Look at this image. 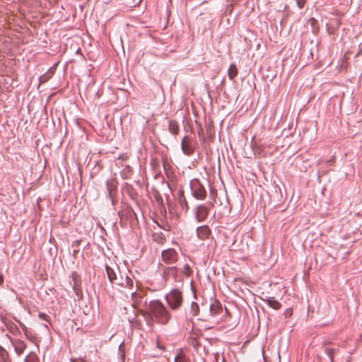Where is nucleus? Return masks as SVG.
<instances>
[{
    "mask_svg": "<svg viewBox=\"0 0 362 362\" xmlns=\"http://www.w3.org/2000/svg\"><path fill=\"white\" fill-rule=\"evenodd\" d=\"M11 342L18 355L22 354L26 349L25 342L21 340L16 339L12 341Z\"/></svg>",
    "mask_w": 362,
    "mask_h": 362,
    "instance_id": "1a4fd4ad",
    "label": "nucleus"
},
{
    "mask_svg": "<svg viewBox=\"0 0 362 362\" xmlns=\"http://www.w3.org/2000/svg\"><path fill=\"white\" fill-rule=\"evenodd\" d=\"M175 362H189L188 358L183 354L182 351H180L175 358Z\"/></svg>",
    "mask_w": 362,
    "mask_h": 362,
    "instance_id": "a211bd4d",
    "label": "nucleus"
},
{
    "mask_svg": "<svg viewBox=\"0 0 362 362\" xmlns=\"http://www.w3.org/2000/svg\"><path fill=\"white\" fill-rule=\"evenodd\" d=\"M181 148L182 152L187 156H190L194 153V147L192 144V139L188 136L183 137L181 141Z\"/></svg>",
    "mask_w": 362,
    "mask_h": 362,
    "instance_id": "39448f33",
    "label": "nucleus"
},
{
    "mask_svg": "<svg viewBox=\"0 0 362 362\" xmlns=\"http://www.w3.org/2000/svg\"><path fill=\"white\" fill-rule=\"evenodd\" d=\"M119 269L116 267V270H115L113 268L110 267V266H106V272L107 275L108 276L109 280L110 282L113 284H115L116 281H119V278H118L117 274V271H118Z\"/></svg>",
    "mask_w": 362,
    "mask_h": 362,
    "instance_id": "6e6552de",
    "label": "nucleus"
},
{
    "mask_svg": "<svg viewBox=\"0 0 362 362\" xmlns=\"http://www.w3.org/2000/svg\"><path fill=\"white\" fill-rule=\"evenodd\" d=\"M264 301H265L271 308L275 310H279L281 306V303L272 297H268L264 299Z\"/></svg>",
    "mask_w": 362,
    "mask_h": 362,
    "instance_id": "f8f14e48",
    "label": "nucleus"
},
{
    "mask_svg": "<svg viewBox=\"0 0 362 362\" xmlns=\"http://www.w3.org/2000/svg\"><path fill=\"white\" fill-rule=\"evenodd\" d=\"M132 297L133 300V305L135 308H139L142 301L143 294L142 292H134L132 293Z\"/></svg>",
    "mask_w": 362,
    "mask_h": 362,
    "instance_id": "9b49d317",
    "label": "nucleus"
},
{
    "mask_svg": "<svg viewBox=\"0 0 362 362\" xmlns=\"http://www.w3.org/2000/svg\"><path fill=\"white\" fill-rule=\"evenodd\" d=\"M71 362H86L83 358H71Z\"/></svg>",
    "mask_w": 362,
    "mask_h": 362,
    "instance_id": "bb28decb",
    "label": "nucleus"
},
{
    "mask_svg": "<svg viewBox=\"0 0 362 362\" xmlns=\"http://www.w3.org/2000/svg\"><path fill=\"white\" fill-rule=\"evenodd\" d=\"M326 352H327V355L329 356L332 362H333V356H334V350L332 349L327 348L326 349Z\"/></svg>",
    "mask_w": 362,
    "mask_h": 362,
    "instance_id": "4be33fe9",
    "label": "nucleus"
},
{
    "mask_svg": "<svg viewBox=\"0 0 362 362\" xmlns=\"http://www.w3.org/2000/svg\"><path fill=\"white\" fill-rule=\"evenodd\" d=\"M362 54V47L360 48V50H359V52L358 53V54Z\"/></svg>",
    "mask_w": 362,
    "mask_h": 362,
    "instance_id": "2f4dec72",
    "label": "nucleus"
},
{
    "mask_svg": "<svg viewBox=\"0 0 362 362\" xmlns=\"http://www.w3.org/2000/svg\"><path fill=\"white\" fill-rule=\"evenodd\" d=\"M306 0H296L298 8H302L305 6Z\"/></svg>",
    "mask_w": 362,
    "mask_h": 362,
    "instance_id": "393cba45",
    "label": "nucleus"
},
{
    "mask_svg": "<svg viewBox=\"0 0 362 362\" xmlns=\"http://www.w3.org/2000/svg\"><path fill=\"white\" fill-rule=\"evenodd\" d=\"M146 308L139 310V313L144 317L146 324L153 327L155 322L165 325L170 319V315L165 307L159 300L145 302Z\"/></svg>",
    "mask_w": 362,
    "mask_h": 362,
    "instance_id": "f257e3e1",
    "label": "nucleus"
},
{
    "mask_svg": "<svg viewBox=\"0 0 362 362\" xmlns=\"http://www.w3.org/2000/svg\"><path fill=\"white\" fill-rule=\"evenodd\" d=\"M180 206L182 209L186 208V211L188 209V205L185 198L180 199Z\"/></svg>",
    "mask_w": 362,
    "mask_h": 362,
    "instance_id": "5701e85b",
    "label": "nucleus"
},
{
    "mask_svg": "<svg viewBox=\"0 0 362 362\" xmlns=\"http://www.w3.org/2000/svg\"><path fill=\"white\" fill-rule=\"evenodd\" d=\"M222 311V307L220 303L215 301L210 306V313L212 315H215L221 313Z\"/></svg>",
    "mask_w": 362,
    "mask_h": 362,
    "instance_id": "4468645a",
    "label": "nucleus"
},
{
    "mask_svg": "<svg viewBox=\"0 0 362 362\" xmlns=\"http://www.w3.org/2000/svg\"><path fill=\"white\" fill-rule=\"evenodd\" d=\"M190 185L193 195L196 199H204L206 198V192L198 180H193Z\"/></svg>",
    "mask_w": 362,
    "mask_h": 362,
    "instance_id": "7ed1b4c3",
    "label": "nucleus"
},
{
    "mask_svg": "<svg viewBox=\"0 0 362 362\" xmlns=\"http://www.w3.org/2000/svg\"><path fill=\"white\" fill-rule=\"evenodd\" d=\"M238 71L235 64H232L228 68V74L230 79H233L238 75Z\"/></svg>",
    "mask_w": 362,
    "mask_h": 362,
    "instance_id": "dca6fc26",
    "label": "nucleus"
},
{
    "mask_svg": "<svg viewBox=\"0 0 362 362\" xmlns=\"http://www.w3.org/2000/svg\"><path fill=\"white\" fill-rule=\"evenodd\" d=\"M161 258L166 264H174L178 259V254L174 249L170 248L162 252Z\"/></svg>",
    "mask_w": 362,
    "mask_h": 362,
    "instance_id": "20e7f679",
    "label": "nucleus"
},
{
    "mask_svg": "<svg viewBox=\"0 0 362 362\" xmlns=\"http://www.w3.org/2000/svg\"><path fill=\"white\" fill-rule=\"evenodd\" d=\"M197 220L202 222L206 220L209 215V209L204 205L198 206L195 211Z\"/></svg>",
    "mask_w": 362,
    "mask_h": 362,
    "instance_id": "423d86ee",
    "label": "nucleus"
},
{
    "mask_svg": "<svg viewBox=\"0 0 362 362\" xmlns=\"http://www.w3.org/2000/svg\"><path fill=\"white\" fill-rule=\"evenodd\" d=\"M168 273H172V274H175V267H168Z\"/></svg>",
    "mask_w": 362,
    "mask_h": 362,
    "instance_id": "c85d7f7f",
    "label": "nucleus"
},
{
    "mask_svg": "<svg viewBox=\"0 0 362 362\" xmlns=\"http://www.w3.org/2000/svg\"><path fill=\"white\" fill-rule=\"evenodd\" d=\"M20 325H21V328L24 331L25 334L26 335L27 337H28V331L26 326L22 323H21Z\"/></svg>",
    "mask_w": 362,
    "mask_h": 362,
    "instance_id": "a878e982",
    "label": "nucleus"
},
{
    "mask_svg": "<svg viewBox=\"0 0 362 362\" xmlns=\"http://www.w3.org/2000/svg\"><path fill=\"white\" fill-rule=\"evenodd\" d=\"M168 130L171 134L174 135L178 134L179 126L177 122L174 120H170L168 124Z\"/></svg>",
    "mask_w": 362,
    "mask_h": 362,
    "instance_id": "2eb2a0df",
    "label": "nucleus"
},
{
    "mask_svg": "<svg viewBox=\"0 0 362 362\" xmlns=\"http://www.w3.org/2000/svg\"><path fill=\"white\" fill-rule=\"evenodd\" d=\"M152 237L153 240L160 245H163L166 241L164 234L161 232L154 233Z\"/></svg>",
    "mask_w": 362,
    "mask_h": 362,
    "instance_id": "ddd939ff",
    "label": "nucleus"
},
{
    "mask_svg": "<svg viewBox=\"0 0 362 362\" xmlns=\"http://www.w3.org/2000/svg\"><path fill=\"white\" fill-rule=\"evenodd\" d=\"M4 282V276L3 274L0 272V285Z\"/></svg>",
    "mask_w": 362,
    "mask_h": 362,
    "instance_id": "7c9ffc66",
    "label": "nucleus"
},
{
    "mask_svg": "<svg viewBox=\"0 0 362 362\" xmlns=\"http://www.w3.org/2000/svg\"><path fill=\"white\" fill-rule=\"evenodd\" d=\"M39 317L42 320H45L47 315L44 313H40Z\"/></svg>",
    "mask_w": 362,
    "mask_h": 362,
    "instance_id": "c756f323",
    "label": "nucleus"
},
{
    "mask_svg": "<svg viewBox=\"0 0 362 362\" xmlns=\"http://www.w3.org/2000/svg\"><path fill=\"white\" fill-rule=\"evenodd\" d=\"M8 327L13 333L14 332V331H18V328L16 327V326L13 324H11Z\"/></svg>",
    "mask_w": 362,
    "mask_h": 362,
    "instance_id": "cd10ccee",
    "label": "nucleus"
},
{
    "mask_svg": "<svg viewBox=\"0 0 362 362\" xmlns=\"http://www.w3.org/2000/svg\"><path fill=\"white\" fill-rule=\"evenodd\" d=\"M197 234L199 239L206 240L211 235V230L208 226H202L197 228Z\"/></svg>",
    "mask_w": 362,
    "mask_h": 362,
    "instance_id": "0eeeda50",
    "label": "nucleus"
},
{
    "mask_svg": "<svg viewBox=\"0 0 362 362\" xmlns=\"http://www.w3.org/2000/svg\"><path fill=\"white\" fill-rule=\"evenodd\" d=\"M35 358H36L35 354H29V355L26 357V358H25V362H30V361H34V360L35 359Z\"/></svg>",
    "mask_w": 362,
    "mask_h": 362,
    "instance_id": "b1692460",
    "label": "nucleus"
},
{
    "mask_svg": "<svg viewBox=\"0 0 362 362\" xmlns=\"http://www.w3.org/2000/svg\"><path fill=\"white\" fill-rule=\"evenodd\" d=\"M54 74V71L52 69H49L47 73L44 75L41 76L40 78V83H44L47 82Z\"/></svg>",
    "mask_w": 362,
    "mask_h": 362,
    "instance_id": "f3484780",
    "label": "nucleus"
},
{
    "mask_svg": "<svg viewBox=\"0 0 362 362\" xmlns=\"http://www.w3.org/2000/svg\"><path fill=\"white\" fill-rule=\"evenodd\" d=\"M133 280L126 276L124 279H123L122 276L119 278V281H115V285L121 286L124 287H128V288H132L133 287Z\"/></svg>",
    "mask_w": 362,
    "mask_h": 362,
    "instance_id": "9d476101",
    "label": "nucleus"
},
{
    "mask_svg": "<svg viewBox=\"0 0 362 362\" xmlns=\"http://www.w3.org/2000/svg\"><path fill=\"white\" fill-rule=\"evenodd\" d=\"M166 299L172 309L178 308L182 302V293L178 290H173L166 296Z\"/></svg>",
    "mask_w": 362,
    "mask_h": 362,
    "instance_id": "f03ea898",
    "label": "nucleus"
},
{
    "mask_svg": "<svg viewBox=\"0 0 362 362\" xmlns=\"http://www.w3.org/2000/svg\"><path fill=\"white\" fill-rule=\"evenodd\" d=\"M0 356L4 361H6L8 358V352L0 346Z\"/></svg>",
    "mask_w": 362,
    "mask_h": 362,
    "instance_id": "6ab92c4d",
    "label": "nucleus"
},
{
    "mask_svg": "<svg viewBox=\"0 0 362 362\" xmlns=\"http://www.w3.org/2000/svg\"><path fill=\"white\" fill-rule=\"evenodd\" d=\"M191 310L194 315H197L199 313V305L197 303L193 302L191 305Z\"/></svg>",
    "mask_w": 362,
    "mask_h": 362,
    "instance_id": "aec40b11",
    "label": "nucleus"
},
{
    "mask_svg": "<svg viewBox=\"0 0 362 362\" xmlns=\"http://www.w3.org/2000/svg\"><path fill=\"white\" fill-rule=\"evenodd\" d=\"M183 273L187 276H189L191 275L192 269L188 264L185 265L183 269Z\"/></svg>",
    "mask_w": 362,
    "mask_h": 362,
    "instance_id": "412c9836",
    "label": "nucleus"
}]
</instances>
